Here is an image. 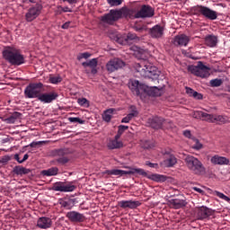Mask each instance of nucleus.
I'll return each mask as SVG.
<instances>
[{
    "label": "nucleus",
    "mask_w": 230,
    "mask_h": 230,
    "mask_svg": "<svg viewBox=\"0 0 230 230\" xmlns=\"http://www.w3.org/2000/svg\"><path fill=\"white\" fill-rule=\"evenodd\" d=\"M138 19L137 17V7H122L120 9H111L109 13L102 16V21H103L106 24H114L116 21H119V19Z\"/></svg>",
    "instance_id": "nucleus-1"
},
{
    "label": "nucleus",
    "mask_w": 230,
    "mask_h": 230,
    "mask_svg": "<svg viewBox=\"0 0 230 230\" xmlns=\"http://www.w3.org/2000/svg\"><path fill=\"white\" fill-rule=\"evenodd\" d=\"M3 58L12 66H22L24 64V56L15 48L6 47L2 52Z\"/></svg>",
    "instance_id": "nucleus-2"
},
{
    "label": "nucleus",
    "mask_w": 230,
    "mask_h": 230,
    "mask_svg": "<svg viewBox=\"0 0 230 230\" xmlns=\"http://www.w3.org/2000/svg\"><path fill=\"white\" fill-rule=\"evenodd\" d=\"M184 162L187 168L194 173V175H204V173H206V167L199 158L191 155H188L185 156Z\"/></svg>",
    "instance_id": "nucleus-3"
},
{
    "label": "nucleus",
    "mask_w": 230,
    "mask_h": 230,
    "mask_svg": "<svg viewBox=\"0 0 230 230\" xmlns=\"http://www.w3.org/2000/svg\"><path fill=\"white\" fill-rule=\"evenodd\" d=\"M137 73L139 74L143 78H151V80H157L161 72L155 66L150 63L147 64H137L136 66Z\"/></svg>",
    "instance_id": "nucleus-4"
},
{
    "label": "nucleus",
    "mask_w": 230,
    "mask_h": 230,
    "mask_svg": "<svg viewBox=\"0 0 230 230\" xmlns=\"http://www.w3.org/2000/svg\"><path fill=\"white\" fill-rule=\"evenodd\" d=\"M44 84L42 83H32L26 86L24 90L25 98H38L40 96V91H42Z\"/></svg>",
    "instance_id": "nucleus-5"
},
{
    "label": "nucleus",
    "mask_w": 230,
    "mask_h": 230,
    "mask_svg": "<svg viewBox=\"0 0 230 230\" xmlns=\"http://www.w3.org/2000/svg\"><path fill=\"white\" fill-rule=\"evenodd\" d=\"M189 71L192 75H195V76H199L200 78H208L209 76V67L201 61L198 62L197 66H190Z\"/></svg>",
    "instance_id": "nucleus-6"
},
{
    "label": "nucleus",
    "mask_w": 230,
    "mask_h": 230,
    "mask_svg": "<svg viewBox=\"0 0 230 230\" xmlns=\"http://www.w3.org/2000/svg\"><path fill=\"white\" fill-rule=\"evenodd\" d=\"M136 173L142 175V177H146V179H150V181H154L155 182H165L166 181V176L157 173L148 174V172L141 168H133L132 175H136Z\"/></svg>",
    "instance_id": "nucleus-7"
},
{
    "label": "nucleus",
    "mask_w": 230,
    "mask_h": 230,
    "mask_svg": "<svg viewBox=\"0 0 230 230\" xmlns=\"http://www.w3.org/2000/svg\"><path fill=\"white\" fill-rule=\"evenodd\" d=\"M50 154L52 157H56V161L59 164H66L69 163V158L67 157V154H69V149H54L51 151Z\"/></svg>",
    "instance_id": "nucleus-8"
},
{
    "label": "nucleus",
    "mask_w": 230,
    "mask_h": 230,
    "mask_svg": "<svg viewBox=\"0 0 230 230\" xmlns=\"http://www.w3.org/2000/svg\"><path fill=\"white\" fill-rule=\"evenodd\" d=\"M128 88L130 89L131 93L139 96V94H143L146 89H148V85L145 84L139 83V81L131 79L128 82Z\"/></svg>",
    "instance_id": "nucleus-9"
},
{
    "label": "nucleus",
    "mask_w": 230,
    "mask_h": 230,
    "mask_svg": "<svg viewBox=\"0 0 230 230\" xmlns=\"http://www.w3.org/2000/svg\"><path fill=\"white\" fill-rule=\"evenodd\" d=\"M40 12H42V5L41 4H35L34 6L29 8L27 13H25V21L27 22H31L40 15Z\"/></svg>",
    "instance_id": "nucleus-10"
},
{
    "label": "nucleus",
    "mask_w": 230,
    "mask_h": 230,
    "mask_svg": "<svg viewBox=\"0 0 230 230\" xmlns=\"http://www.w3.org/2000/svg\"><path fill=\"white\" fill-rule=\"evenodd\" d=\"M196 12L203 15V17H206V19H209V21H215L217 20V17H218L217 11H213L204 5H198L196 7Z\"/></svg>",
    "instance_id": "nucleus-11"
},
{
    "label": "nucleus",
    "mask_w": 230,
    "mask_h": 230,
    "mask_svg": "<svg viewBox=\"0 0 230 230\" xmlns=\"http://www.w3.org/2000/svg\"><path fill=\"white\" fill-rule=\"evenodd\" d=\"M122 67H125V62L119 58L111 59L106 64L108 73H114V71H118V69H121Z\"/></svg>",
    "instance_id": "nucleus-12"
},
{
    "label": "nucleus",
    "mask_w": 230,
    "mask_h": 230,
    "mask_svg": "<svg viewBox=\"0 0 230 230\" xmlns=\"http://www.w3.org/2000/svg\"><path fill=\"white\" fill-rule=\"evenodd\" d=\"M128 171H123L119 169H112V170H106L102 172V175H106L105 177H109V175H115L118 177H123V175H132L134 167H126Z\"/></svg>",
    "instance_id": "nucleus-13"
},
{
    "label": "nucleus",
    "mask_w": 230,
    "mask_h": 230,
    "mask_svg": "<svg viewBox=\"0 0 230 230\" xmlns=\"http://www.w3.org/2000/svg\"><path fill=\"white\" fill-rule=\"evenodd\" d=\"M192 118L195 119H201V121H207L208 123H215V115L202 111H194L192 113Z\"/></svg>",
    "instance_id": "nucleus-14"
},
{
    "label": "nucleus",
    "mask_w": 230,
    "mask_h": 230,
    "mask_svg": "<svg viewBox=\"0 0 230 230\" xmlns=\"http://www.w3.org/2000/svg\"><path fill=\"white\" fill-rule=\"evenodd\" d=\"M155 10L150 5L144 4L141 6L140 10L137 9V17L138 19H146L150 17H154Z\"/></svg>",
    "instance_id": "nucleus-15"
},
{
    "label": "nucleus",
    "mask_w": 230,
    "mask_h": 230,
    "mask_svg": "<svg viewBox=\"0 0 230 230\" xmlns=\"http://www.w3.org/2000/svg\"><path fill=\"white\" fill-rule=\"evenodd\" d=\"M137 40V35L136 33L129 32L128 35H121V34H116L115 40L119 44H121L122 46L125 44H128L129 40Z\"/></svg>",
    "instance_id": "nucleus-16"
},
{
    "label": "nucleus",
    "mask_w": 230,
    "mask_h": 230,
    "mask_svg": "<svg viewBox=\"0 0 230 230\" xmlns=\"http://www.w3.org/2000/svg\"><path fill=\"white\" fill-rule=\"evenodd\" d=\"M118 206L122 209H136V208H139L141 206V202L138 200H121L119 201Z\"/></svg>",
    "instance_id": "nucleus-17"
},
{
    "label": "nucleus",
    "mask_w": 230,
    "mask_h": 230,
    "mask_svg": "<svg viewBox=\"0 0 230 230\" xmlns=\"http://www.w3.org/2000/svg\"><path fill=\"white\" fill-rule=\"evenodd\" d=\"M58 98V93L55 92H51L49 93H40L38 100L42 103H51V102H55L56 99Z\"/></svg>",
    "instance_id": "nucleus-18"
},
{
    "label": "nucleus",
    "mask_w": 230,
    "mask_h": 230,
    "mask_svg": "<svg viewBox=\"0 0 230 230\" xmlns=\"http://www.w3.org/2000/svg\"><path fill=\"white\" fill-rule=\"evenodd\" d=\"M164 168H172L177 164V157L172 154L165 155L164 160L160 164Z\"/></svg>",
    "instance_id": "nucleus-19"
},
{
    "label": "nucleus",
    "mask_w": 230,
    "mask_h": 230,
    "mask_svg": "<svg viewBox=\"0 0 230 230\" xmlns=\"http://www.w3.org/2000/svg\"><path fill=\"white\" fill-rule=\"evenodd\" d=\"M164 123H166V120L161 117H152L148 119V124L152 128H163V125H164Z\"/></svg>",
    "instance_id": "nucleus-20"
},
{
    "label": "nucleus",
    "mask_w": 230,
    "mask_h": 230,
    "mask_svg": "<svg viewBox=\"0 0 230 230\" xmlns=\"http://www.w3.org/2000/svg\"><path fill=\"white\" fill-rule=\"evenodd\" d=\"M53 225L51 218L47 217H41L37 221V227L40 229H49Z\"/></svg>",
    "instance_id": "nucleus-21"
},
{
    "label": "nucleus",
    "mask_w": 230,
    "mask_h": 230,
    "mask_svg": "<svg viewBox=\"0 0 230 230\" xmlns=\"http://www.w3.org/2000/svg\"><path fill=\"white\" fill-rule=\"evenodd\" d=\"M168 205L173 209H181V208H186L188 202L185 199H172L168 200Z\"/></svg>",
    "instance_id": "nucleus-22"
},
{
    "label": "nucleus",
    "mask_w": 230,
    "mask_h": 230,
    "mask_svg": "<svg viewBox=\"0 0 230 230\" xmlns=\"http://www.w3.org/2000/svg\"><path fill=\"white\" fill-rule=\"evenodd\" d=\"M190 43V37L185 34H180L174 37L173 39V45L174 46H188Z\"/></svg>",
    "instance_id": "nucleus-23"
},
{
    "label": "nucleus",
    "mask_w": 230,
    "mask_h": 230,
    "mask_svg": "<svg viewBox=\"0 0 230 230\" xmlns=\"http://www.w3.org/2000/svg\"><path fill=\"white\" fill-rule=\"evenodd\" d=\"M66 217L70 222H84V220H85V216L76 211H70L66 213Z\"/></svg>",
    "instance_id": "nucleus-24"
},
{
    "label": "nucleus",
    "mask_w": 230,
    "mask_h": 230,
    "mask_svg": "<svg viewBox=\"0 0 230 230\" xmlns=\"http://www.w3.org/2000/svg\"><path fill=\"white\" fill-rule=\"evenodd\" d=\"M210 163H212V164L224 166V165L229 164L230 161H229V158L226 156H220L218 155H215L214 156L211 157Z\"/></svg>",
    "instance_id": "nucleus-25"
},
{
    "label": "nucleus",
    "mask_w": 230,
    "mask_h": 230,
    "mask_svg": "<svg viewBox=\"0 0 230 230\" xmlns=\"http://www.w3.org/2000/svg\"><path fill=\"white\" fill-rule=\"evenodd\" d=\"M211 209L207 207H200L197 210V217L199 220H204V218H208V217H211Z\"/></svg>",
    "instance_id": "nucleus-26"
},
{
    "label": "nucleus",
    "mask_w": 230,
    "mask_h": 230,
    "mask_svg": "<svg viewBox=\"0 0 230 230\" xmlns=\"http://www.w3.org/2000/svg\"><path fill=\"white\" fill-rule=\"evenodd\" d=\"M150 35L153 39H161L164 35V29L161 25H155L150 29Z\"/></svg>",
    "instance_id": "nucleus-27"
},
{
    "label": "nucleus",
    "mask_w": 230,
    "mask_h": 230,
    "mask_svg": "<svg viewBox=\"0 0 230 230\" xmlns=\"http://www.w3.org/2000/svg\"><path fill=\"white\" fill-rule=\"evenodd\" d=\"M82 66L84 67H91L92 75H96V73H98V69H96V67H98V58H93V59H91L89 61L83 62Z\"/></svg>",
    "instance_id": "nucleus-28"
},
{
    "label": "nucleus",
    "mask_w": 230,
    "mask_h": 230,
    "mask_svg": "<svg viewBox=\"0 0 230 230\" xmlns=\"http://www.w3.org/2000/svg\"><path fill=\"white\" fill-rule=\"evenodd\" d=\"M144 93L149 96H161L163 94V89L157 88L156 86H147V89L144 90Z\"/></svg>",
    "instance_id": "nucleus-29"
},
{
    "label": "nucleus",
    "mask_w": 230,
    "mask_h": 230,
    "mask_svg": "<svg viewBox=\"0 0 230 230\" xmlns=\"http://www.w3.org/2000/svg\"><path fill=\"white\" fill-rule=\"evenodd\" d=\"M205 44L208 48H215L218 44V37L211 34L205 37Z\"/></svg>",
    "instance_id": "nucleus-30"
},
{
    "label": "nucleus",
    "mask_w": 230,
    "mask_h": 230,
    "mask_svg": "<svg viewBox=\"0 0 230 230\" xmlns=\"http://www.w3.org/2000/svg\"><path fill=\"white\" fill-rule=\"evenodd\" d=\"M31 170L21 165H16L13 169V173H14L15 175H20L21 177H22V175H28V173H31Z\"/></svg>",
    "instance_id": "nucleus-31"
},
{
    "label": "nucleus",
    "mask_w": 230,
    "mask_h": 230,
    "mask_svg": "<svg viewBox=\"0 0 230 230\" xmlns=\"http://www.w3.org/2000/svg\"><path fill=\"white\" fill-rule=\"evenodd\" d=\"M138 114H139V112H137V110H136V108H134L129 114H128L126 117H124L121 119V123H129L131 121V119H134V118H137V116Z\"/></svg>",
    "instance_id": "nucleus-32"
},
{
    "label": "nucleus",
    "mask_w": 230,
    "mask_h": 230,
    "mask_svg": "<svg viewBox=\"0 0 230 230\" xmlns=\"http://www.w3.org/2000/svg\"><path fill=\"white\" fill-rule=\"evenodd\" d=\"M121 147H123V142H121L119 140L111 139L108 143V148H110V150H116V149L121 148Z\"/></svg>",
    "instance_id": "nucleus-33"
},
{
    "label": "nucleus",
    "mask_w": 230,
    "mask_h": 230,
    "mask_svg": "<svg viewBox=\"0 0 230 230\" xmlns=\"http://www.w3.org/2000/svg\"><path fill=\"white\" fill-rule=\"evenodd\" d=\"M41 173L43 175H45L46 177H51L53 175H58V167H52V168H49L48 170H43L41 172Z\"/></svg>",
    "instance_id": "nucleus-34"
},
{
    "label": "nucleus",
    "mask_w": 230,
    "mask_h": 230,
    "mask_svg": "<svg viewBox=\"0 0 230 230\" xmlns=\"http://www.w3.org/2000/svg\"><path fill=\"white\" fill-rule=\"evenodd\" d=\"M114 114V109L106 110L102 114V119L109 123L111 119H112V116Z\"/></svg>",
    "instance_id": "nucleus-35"
},
{
    "label": "nucleus",
    "mask_w": 230,
    "mask_h": 230,
    "mask_svg": "<svg viewBox=\"0 0 230 230\" xmlns=\"http://www.w3.org/2000/svg\"><path fill=\"white\" fill-rule=\"evenodd\" d=\"M75 190H76V186L73 185V182H64L63 193H69L71 191H75Z\"/></svg>",
    "instance_id": "nucleus-36"
},
{
    "label": "nucleus",
    "mask_w": 230,
    "mask_h": 230,
    "mask_svg": "<svg viewBox=\"0 0 230 230\" xmlns=\"http://www.w3.org/2000/svg\"><path fill=\"white\" fill-rule=\"evenodd\" d=\"M53 191H60L64 193V182L63 181H57L52 186Z\"/></svg>",
    "instance_id": "nucleus-37"
},
{
    "label": "nucleus",
    "mask_w": 230,
    "mask_h": 230,
    "mask_svg": "<svg viewBox=\"0 0 230 230\" xmlns=\"http://www.w3.org/2000/svg\"><path fill=\"white\" fill-rule=\"evenodd\" d=\"M213 195H216V197H218L219 199H222V200H226V202H230L229 197L226 196L224 193L214 190Z\"/></svg>",
    "instance_id": "nucleus-38"
},
{
    "label": "nucleus",
    "mask_w": 230,
    "mask_h": 230,
    "mask_svg": "<svg viewBox=\"0 0 230 230\" xmlns=\"http://www.w3.org/2000/svg\"><path fill=\"white\" fill-rule=\"evenodd\" d=\"M68 121H70V123H79V125H84L85 123V120L78 117H70L68 118Z\"/></svg>",
    "instance_id": "nucleus-39"
},
{
    "label": "nucleus",
    "mask_w": 230,
    "mask_h": 230,
    "mask_svg": "<svg viewBox=\"0 0 230 230\" xmlns=\"http://www.w3.org/2000/svg\"><path fill=\"white\" fill-rule=\"evenodd\" d=\"M227 119L222 115H214V123H226Z\"/></svg>",
    "instance_id": "nucleus-40"
},
{
    "label": "nucleus",
    "mask_w": 230,
    "mask_h": 230,
    "mask_svg": "<svg viewBox=\"0 0 230 230\" xmlns=\"http://www.w3.org/2000/svg\"><path fill=\"white\" fill-rule=\"evenodd\" d=\"M77 103L81 106V107H89V101L86 98H79L77 100Z\"/></svg>",
    "instance_id": "nucleus-41"
},
{
    "label": "nucleus",
    "mask_w": 230,
    "mask_h": 230,
    "mask_svg": "<svg viewBox=\"0 0 230 230\" xmlns=\"http://www.w3.org/2000/svg\"><path fill=\"white\" fill-rule=\"evenodd\" d=\"M222 84H223L222 79H212V80H210L211 87H220V85H222Z\"/></svg>",
    "instance_id": "nucleus-42"
},
{
    "label": "nucleus",
    "mask_w": 230,
    "mask_h": 230,
    "mask_svg": "<svg viewBox=\"0 0 230 230\" xmlns=\"http://www.w3.org/2000/svg\"><path fill=\"white\" fill-rule=\"evenodd\" d=\"M49 82L50 84H60V82H62V77L60 75H57V76H50L49 77Z\"/></svg>",
    "instance_id": "nucleus-43"
},
{
    "label": "nucleus",
    "mask_w": 230,
    "mask_h": 230,
    "mask_svg": "<svg viewBox=\"0 0 230 230\" xmlns=\"http://www.w3.org/2000/svg\"><path fill=\"white\" fill-rule=\"evenodd\" d=\"M107 3L110 6H119L122 4L123 0H107Z\"/></svg>",
    "instance_id": "nucleus-44"
},
{
    "label": "nucleus",
    "mask_w": 230,
    "mask_h": 230,
    "mask_svg": "<svg viewBox=\"0 0 230 230\" xmlns=\"http://www.w3.org/2000/svg\"><path fill=\"white\" fill-rule=\"evenodd\" d=\"M192 140L194 141V145L192 146L193 150H200L202 149V144L200 143V141H199V139L197 138H192Z\"/></svg>",
    "instance_id": "nucleus-45"
},
{
    "label": "nucleus",
    "mask_w": 230,
    "mask_h": 230,
    "mask_svg": "<svg viewBox=\"0 0 230 230\" xmlns=\"http://www.w3.org/2000/svg\"><path fill=\"white\" fill-rule=\"evenodd\" d=\"M141 146L143 148H154V144L149 140H143L141 141Z\"/></svg>",
    "instance_id": "nucleus-46"
},
{
    "label": "nucleus",
    "mask_w": 230,
    "mask_h": 230,
    "mask_svg": "<svg viewBox=\"0 0 230 230\" xmlns=\"http://www.w3.org/2000/svg\"><path fill=\"white\" fill-rule=\"evenodd\" d=\"M12 157L10 155H4L0 158V164H8V163L11 161Z\"/></svg>",
    "instance_id": "nucleus-47"
},
{
    "label": "nucleus",
    "mask_w": 230,
    "mask_h": 230,
    "mask_svg": "<svg viewBox=\"0 0 230 230\" xmlns=\"http://www.w3.org/2000/svg\"><path fill=\"white\" fill-rule=\"evenodd\" d=\"M58 10L59 13H62V12H64V13L73 12V10H71V8H69L67 6L62 7L61 5L58 6Z\"/></svg>",
    "instance_id": "nucleus-48"
},
{
    "label": "nucleus",
    "mask_w": 230,
    "mask_h": 230,
    "mask_svg": "<svg viewBox=\"0 0 230 230\" xmlns=\"http://www.w3.org/2000/svg\"><path fill=\"white\" fill-rule=\"evenodd\" d=\"M125 130H128V126H125V125L119 126V129H118L119 134H120L122 136L123 132H125Z\"/></svg>",
    "instance_id": "nucleus-49"
},
{
    "label": "nucleus",
    "mask_w": 230,
    "mask_h": 230,
    "mask_svg": "<svg viewBox=\"0 0 230 230\" xmlns=\"http://www.w3.org/2000/svg\"><path fill=\"white\" fill-rule=\"evenodd\" d=\"M91 57V53L89 52H84V53H82L78 56V60H82V58H89Z\"/></svg>",
    "instance_id": "nucleus-50"
},
{
    "label": "nucleus",
    "mask_w": 230,
    "mask_h": 230,
    "mask_svg": "<svg viewBox=\"0 0 230 230\" xmlns=\"http://www.w3.org/2000/svg\"><path fill=\"white\" fill-rule=\"evenodd\" d=\"M192 98H195L196 100H202L203 96L201 93H199L198 92H194Z\"/></svg>",
    "instance_id": "nucleus-51"
},
{
    "label": "nucleus",
    "mask_w": 230,
    "mask_h": 230,
    "mask_svg": "<svg viewBox=\"0 0 230 230\" xmlns=\"http://www.w3.org/2000/svg\"><path fill=\"white\" fill-rule=\"evenodd\" d=\"M39 145H42V141H38V142H31L29 146H31V148H35V146H39Z\"/></svg>",
    "instance_id": "nucleus-52"
},
{
    "label": "nucleus",
    "mask_w": 230,
    "mask_h": 230,
    "mask_svg": "<svg viewBox=\"0 0 230 230\" xmlns=\"http://www.w3.org/2000/svg\"><path fill=\"white\" fill-rule=\"evenodd\" d=\"M146 166H149L150 168H159V164H153L151 162H146Z\"/></svg>",
    "instance_id": "nucleus-53"
},
{
    "label": "nucleus",
    "mask_w": 230,
    "mask_h": 230,
    "mask_svg": "<svg viewBox=\"0 0 230 230\" xmlns=\"http://www.w3.org/2000/svg\"><path fill=\"white\" fill-rule=\"evenodd\" d=\"M186 93L187 94H189V96H193V93H195V91L190 87H186Z\"/></svg>",
    "instance_id": "nucleus-54"
},
{
    "label": "nucleus",
    "mask_w": 230,
    "mask_h": 230,
    "mask_svg": "<svg viewBox=\"0 0 230 230\" xmlns=\"http://www.w3.org/2000/svg\"><path fill=\"white\" fill-rule=\"evenodd\" d=\"M183 136H185V137H189V139L191 138V131L190 130L183 131Z\"/></svg>",
    "instance_id": "nucleus-55"
},
{
    "label": "nucleus",
    "mask_w": 230,
    "mask_h": 230,
    "mask_svg": "<svg viewBox=\"0 0 230 230\" xmlns=\"http://www.w3.org/2000/svg\"><path fill=\"white\" fill-rule=\"evenodd\" d=\"M192 190H194V191H197L198 193H200L201 195H204V190L200 188L193 187Z\"/></svg>",
    "instance_id": "nucleus-56"
},
{
    "label": "nucleus",
    "mask_w": 230,
    "mask_h": 230,
    "mask_svg": "<svg viewBox=\"0 0 230 230\" xmlns=\"http://www.w3.org/2000/svg\"><path fill=\"white\" fill-rule=\"evenodd\" d=\"M7 123H15V119L11 115L6 119Z\"/></svg>",
    "instance_id": "nucleus-57"
},
{
    "label": "nucleus",
    "mask_w": 230,
    "mask_h": 230,
    "mask_svg": "<svg viewBox=\"0 0 230 230\" xmlns=\"http://www.w3.org/2000/svg\"><path fill=\"white\" fill-rule=\"evenodd\" d=\"M29 157L30 156L28 155V154L24 155L23 158L21 161H19V164H22V163H24V161H28Z\"/></svg>",
    "instance_id": "nucleus-58"
},
{
    "label": "nucleus",
    "mask_w": 230,
    "mask_h": 230,
    "mask_svg": "<svg viewBox=\"0 0 230 230\" xmlns=\"http://www.w3.org/2000/svg\"><path fill=\"white\" fill-rule=\"evenodd\" d=\"M61 206H62V208H69V206H70L69 201L61 202Z\"/></svg>",
    "instance_id": "nucleus-59"
},
{
    "label": "nucleus",
    "mask_w": 230,
    "mask_h": 230,
    "mask_svg": "<svg viewBox=\"0 0 230 230\" xmlns=\"http://www.w3.org/2000/svg\"><path fill=\"white\" fill-rule=\"evenodd\" d=\"M71 24V22H66L62 25L63 30H67L69 28V25Z\"/></svg>",
    "instance_id": "nucleus-60"
},
{
    "label": "nucleus",
    "mask_w": 230,
    "mask_h": 230,
    "mask_svg": "<svg viewBox=\"0 0 230 230\" xmlns=\"http://www.w3.org/2000/svg\"><path fill=\"white\" fill-rule=\"evenodd\" d=\"M13 118H14V120L18 119V118H21V113L20 112H14L13 115Z\"/></svg>",
    "instance_id": "nucleus-61"
},
{
    "label": "nucleus",
    "mask_w": 230,
    "mask_h": 230,
    "mask_svg": "<svg viewBox=\"0 0 230 230\" xmlns=\"http://www.w3.org/2000/svg\"><path fill=\"white\" fill-rule=\"evenodd\" d=\"M182 54L185 55L186 57H188L189 58L195 59V58L191 57V55L190 53H186V51H182Z\"/></svg>",
    "instance_id": "nucleus-62"
},
{
    "label": "nucleus",
    "mask_w": 230,
    "mask_h": 230,
    "mask_svg": "<svg viewBox=\"0 0 230 230\" xmlns=\"http://www.w3.org/2000/svg\"><path fill=\"white\" fill-rule=\"evenodd\" d=\"M119 137H121V134L117 133V135H116L115 137H114V140H115V141H119Z\"/></svg>",
    "instance_id": "nucleus-63"
},
{
    "label": "nucleus",
    "mask_w": 230,
    "mask_h": 230,
    "mask_svg": "<svg viewBox=\"0 0 230 230\" xmlns=\"http://www.w3.org/2000/svg\"><path fill=\"white\" fill-rule=\"evenodd\" d=\"M14 159H15V161H17L18 163H19V161H21V158H19V155H18V154L14 155Z\"/></svg>",
    "instance_id": "nucleus-64"
}]
</instances>
